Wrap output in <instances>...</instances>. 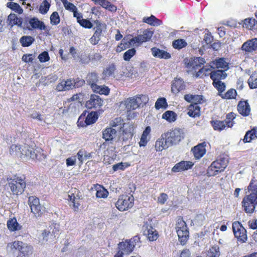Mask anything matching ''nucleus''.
<instances>
[{
    "label": "nucleus",
    "instance_id": "obj_36",
    "mask_svg": "<svg viewBox=\"0 0 257 257\" xmlns=\"http://www.w3.org/2000/svg\"><path fill=\"white\" fill-rule=\"evenodd\" d=\"M150 131L151 129L149 126L147 127L145 131H144L139 142L141 147H144L146 145L148 142L147 136L149 134Z\"/></svg>",
    "mask_w": 257,
    "mask_h": 257
},
{
    "label": "nucleus",
    "instance_id": "obj_18",
    "mask_svg": "<svg viewBox=\"0 0 257 257\" xmlns=\"http://www.w3.org/2000/svg\"><path fill=\"white\" fill-rule=\"evenodd\" d=\"M94 33L90 38L89 41L92 45H96L100 40V36L102 34V26L100 24L97 25L94 28Z\"/></svg>",
    "mask_w": 257,
    "mask_h": 257
},
{
    "label": "nucleus",
    "instance_id": "obj_63",
    "mask_svg": "<svg viewBox=\"0 0 257 257\" xmlns=\"http://www.w3.org/2000/svg\"><path fill=\"white\" fill-rule=\"evenodd\" d=\"M38 58L41 62H46L50 59L48 53L46 51H44L40 54L38 56Z\"/></svg>",
    "mask_w": 257,
    "mask_h": 257
},
{
    "label": "nucleus",
    "instance_id": "obj_1",
    "mask_svg": "<svg viewBox=\"0 0 257 257\" xmlns=\"http://www.w3.org/2000/svg\"><path fill=\"white\" fill-rule=\"evenodd\" d=\"M248 189L251 192L243 198L241 203L243 210L246 213H252L257 206V186L250 183Z\"/></svg>",
    "mask_w": 257,
    "mask_h": 257
},
{
    "label": "nucleus",
    "instance_id": "obj_19",
    "mask_svg": "<svg viewBox=\"0 0 257 257\" xmlns=\"http://www.w3.org/2000/svg\"><path fill=\"white\" fill-rule=\"evenodd\" d=\"M185 85L182 79L175 78L172 82L171 91L174 94H177L185 89Z\"/></svg>",
    "mask_w": 257,
    "mask_h": 257
},
{
    "label": "nucleus",
    "instance_id": "obj_24",
    "mask_svg": "<svg viewBox=\"0 0 257 257\" xmlns=\"http://www.w3.org/2000/svg\"><path fill=\"white\" fill-rule=\"evenodd\" d=\"M118 245V251L122 252L123 254L131 252L134 249L127 240L119 242Z\"/></svg>",
    "mask_w": 257,
    "mask_h": 257
},
{
    "label": "nucleus",
    "instance_id": "obj_62",
    "mask_svg": "<svg viewBox=\"0 0 257 257\" xmlns=\"http://www.w3.org/2000/svg\"><path fill=\"white\" fill-rule=\"evenodd\" d=\"M108 191L104 188H102L97 191L96 195L98 198H106L108 196Z\"/></svg>",
    "mask_w": 257,
    "mask_h": 257
},
{
    "label": "nucleus",
    "instance_id": "obj_22",
    "mask_svg": "<svg viewBox=\"0 0 257 257\" xmlns=\"http://www.w3.org/2000/svg\"><path fill=\"white\" fill-rule=\"evenodd\" d=\"M116 136V131L112 127H107L102 131V138L105 141H112Z\"/></svg>",
    "mask_w": 257,
    "mask_h": 257
},
{
    "label": "nucleus",
    "instance_id": "obj_6",
    "mask_svg": "<svg viewBox=\"0 0 257 257\" xmlns=\"http://www.w3.org/2000/svg\"><path fill=\"white\" fill-rule=\"evenodd\" d=\"M179 240L182 244H184L189 237V231L186 222L182 218H178L176 226Z\"/></svg>",
    "mask_w": 257,
    "mask_h": 257
},
{
    "label": "nucleus",
    "instance_id": "obj_43",
    "mask_svg": "<svg viewBox=\"0 0 257 257\" xmlns=\"http://www.w3.org/2000/svg\"><path fill=\"white\" fill-rule=\"evenodd\" d=\"M207 255L208 257H219L220 252L219 246L215 245L211 247L208 251Z\"/></svg>",
    "mask_w": 257,
    "mask_h": 257
},
{
    "label": "nucleus",
    "instance_id": "obj_38",
    "mask_svg": "<svg viewBox=\"0 0 257 257\" xmlns=\"http://www.w3.org/2000/svg\"><path fill=\"white\" fill-rule=\"evenodd\" d=\"M22 149V145H13L11 146L10 152L12 155L17 156L20 157L22 156L21 151Z\"/></svg>",
    "mask_w": 257,
    "mask_h": 257
},
{
    "label": "nucleus",
    "instance_id": "obj_40",
    "mask_svg": "<svg viewBox=\"0 0 257 257\" xmlns=\"http://www.w3.org/2000/svg\"><path fill=\"white\" fill-rule=\"evenodd\" d=\"M97 114L95 112H91L87 115L85 119L86 125H89L94 123L97 119Z\"/></svg>",
    "mask_w": 257,
    "mask_h": 257
},
{
    "label": "nucleus",
    "instance_id": "obj_61",
    "mask_svg": "<svg viewBox=\"0 0 257 257\" xmlns=\"http://www.w3.org/2000/svg\"><path fill=\"white\" fill-rule=\"evenodd\" d=\"M82 27L85 28H91L93 27L92 24L88 20L83 19V18L78 22Z\"/></svg>",
    "mask_w": 257,
    "mask_h": 257
},
{
    "label": "nucleus",
    "instance_id": "obj_12",
    "mask_svg": "<svg viewBox=\"0 0 257 257\" xmlns=\"http://www.w3.org/2000/svg\"><path fill=\"white\" fill-rule=\"evenodd\" d=\"M241 50L245 53H252L257 50V38H252L245 42L241 46Z\"/></svg>",
    "mask_w": 257,
    "mask_h": 257
},
{
    "label": "nucleus",
    "instance_id": "obj_51",
    "mask_svg": "<svg viewBox=\"0 0 257 257\" xmlns=\"http://www.w3.org/2000/svg\"><path fill=\"white\" fill-rule=\"evenodd\" d=\"M20 19H18L17 16L14 14H11L8 18V22L9 25H11L12 27L14 25L18 24L20 22Z\"/></svg>",
    "mask_w": 257,
    "mask_h": 257
},
{
    "label": "nucleus",
    "instance_id": "obj_45",
    "mask_svg": "<svg viewBox=\"0 0 257 257\" xmlns=\"http://www.w3.org/2000/svg\"><path fill=\"white\" fill-rule=\"evenodd\" d=\"M168 104L166 100L164 97L158 99L155 105V107L157 109H159L161 108H166Z\"/></svg>",
    "mask_w": 257,
    "mask_h": 257
},
{
    "label": "nucleus",
    "instance_id": "obj_32",
    "mask_svg": "<svg viewBox=\"0 0 257 257\" xmlns=\"http://www.w3.org/2000/svg\"><path fill=\"white\" fill-rule=\"evenodd\" d=\"M143 22L154 26H158L161 24L162 22L157 19L154 16L151 15L150 17H144Z\"/></svg>",
    "mask_w": 257,
    "mask_h": 257
},
{
    "label": "nucleus",
    "instance_id": "obj_48",
    "mask_svg": "<svg viewBox=\"0 0 257 257\" xmlns=\"http://www.w3.org/2000/svg\"><path fill=\"white\" fill-rule=\"evenodd\" d=\"M256 137L257 136L255 135V131L251 130L246 133L243 139V141L246 143L250 142L252 140Z\"/></svg>",
    "mask_w": 257,
    "mask_h": 257
},
{
    "label": "nucleus",
    "instance_id": "obj_16",
    "mask_svg": "<svg viewBox=\"0 0 257 257\" xmlns=\"http://www.w3.org/2000/svg\"><path fill=\"white\" fill-rule=\"evenodd\" d=\"M75 87V82L72 79H68L66 81L63 80L59 83L56 89L59 91L69 90Z\"/></svg>",
    "mask_w": 257,
    "mask_h": 257
},
{
    "label": "nucleus",
    "instance_id": "obj_35",
    "mask_svg": "<svg viewBox=\"0 0 257 257\" xmlns=\"http://www.w3.org/2000/svg\"><path fill=\"white\" fill-rule=\"evenodd\" d=\"M7 226L8 228L11 231L20 230L21 226L17 222L16 218H13L8 221Z\"/></svg>",
    "mask_w": 257,
    "mask_h": 257
},
{
    "label": "nucleus",
    "instance_id": "obj_23",
    "mask_svg": "<svg viewBox=\"0 0 257 257\" xmlns=\"http://www.w3.org/2000/svg\"><path fill=\"white\" fill-rule=\"evenodd\" d=\"M237 110L243 116L248 115L250 111L249 105L246 101H240L237 105Z\"/></svg>",
    "mask_w": 257,
    "mask_h": 257
},
{
    "label": "nucleus",
    "instance_id": "obj_20",
    "mask_svg": "<svg viewBox=\"0 0 257 257\" xmlns=\"http://www.w3.org/2000/svg\"><path fill=\"white\" fill-rule=\"evenodd\" d=\"M193 166V163L190 161H181L176 164L172 169L174 172H178L188 170Z\"/></svg>",
    "mask_w": 257,
    "mask_h": 257
},
{
    "label": "nucleus",
    "instance_id": "obj_58",
    "mask_svg": "<svg viewBox=\"0 0 257 257\" xmlns=\"http://www.w3.org/2000/svg\"><path fill=\"white\" fill-rule=\"evenodd\" d=\"M213 86L216 87L219 92H222L224 91L225 88V83L221 82V81H213Z\"/></svg>",
    "mask_w": 257,
    "mask_h": 257
},
{
    "label": "nucleus",
    "instance_id": "obj_37",
    "mask_svg": "<svg viewBox=\"0 0 257 257\" xmlns=\"http://www.w3.org/2000/svg\"><path fill=\"white\" fill-rule=\"evenodd\" d=\"M34 40V38L31 36H23L20 41L23 47H28L33 43Z\"/></svg>",
    "mask_w": 257,
    "mask_h": 257
},
{
    "label": "nucleus",
    "instance_id": "obj_2",
    "mask_svg": "<svg viewBox=\"0 0 257 257\" xmlns=\"http://www.w3.org/2000/svg\"><path fill=\"white\" fill-rule=\"evenodd\" d=\"M5 185V190L12 192L14 195L21 194L26 187V182L21 177L8 178Z\"/></svg>",
    "mask_w": 257,
    "mask_h": 257
},
{
    "label": "nucleus",
    "instance_id": "obj_33",
    "mask_svg": "<svg viewBox=\"0 0 257 257\" xmlns=\"http://www.w3.org/2000/svg\"><path fill=\"white\" fill-rule=\"evenodd\" d=\"M131 130L132 128L130 127L128 129L123 130L121 134L119 136V140L122 142H126L130 139H131L133 136Z\"/></svg>",
    "mask_w": 257,
    "mask_h": 257
},
{
    "label": "nucleus",
    "instance_id": "obj_49",
    "mask_svg": "<svg viewBox=\"0 0 257 257\" xmlns=\"http://www.w3.org/2000/svg\"><path fill=\"white\" fill-rule=\"evenodd\" d=\"M50 7V5L49 2L45 0L43 1L42 4L40 5L39 8V12L42 14H45L48 11Z\"/></svg>",
    "mask_w": 257,
    "mask_h": 257
},
{
    "label": "nucleus",
    "instance_id": "obj_53",
    "mask_svg": "<svg viewBox=\"0 0 257 257\" xmlns=\"http://www.w3.org/2000/svg\"><path fill=\"white\" fill-rule=\"evenodd\" d=\"M33 248L31 246L23 242V245L22 246L21 252L24 255H29L32 253Z\"/></svg>",
    "mask_w": 257,
    "mask_h": 257
},
{
    "label": "nucleus",
    "instance_id": "obj_26",
    "mask_svg": "<svg viewBox=\"0 0 257 257\" xmlns=\"http://www.w3.org/2000/svg\"><path fill=\"white\" fill-rule=\"evenodd\" d=\"M89 57L90 63L93 66H96L100 63L102 56L100 52L97 51L96 52H93L89 53Z\"/></svg>",
    "mask_w": 257,
    "mask_h": 257
},
{
    "label": "nucleus",
    "instance_id": "obj_46",
    "mask_svg": "<svg viewBox=\"0 0 257 257\" xmlns=\"http://www.w3.org/2000/svg\"><path fill=\"white\" fill-rule=\"evenodd\" d=\"M7 7L19 14H21L23 12V9L21 8L20 5L17 3L13 2L8 3Z\"/></svg>",
    "mask_w": 257,
    "mask_h": 257
},
{
    "label": "nucleus",
    "instance_id": "obj_44",
    "mask_svg": "<svg viewBox=\"0 0 257 257\" xmlns=\"http://www.w3.org/2000/svg\"><path fill=\"white\" fill-rule=\"evenodd\" d=\"M23 245V242L20 241H15L12 243L8 244L7 249L8 250L15 249L20 252L22 250V246Z\"/></svg>",
    "mask_w": 257,
    "mask_h": 257
},
{
    "label": "nucleus",
    "instance_id": "obj_47",
    "mask_svg": "<svg viewBox=\"0 0 257 257\" xmlns=\"http://www.w3.org/2000/svg\"><path fill=\"white\" fill-rule=\"evenodd\" d=\"M31 212L36 216H39L42 213L44 210L43 207L41 206L40 204H37V206H33L31 207Z\"/></svg>",
    "mask_w": 257,
    "mask_h": 257
},
{
    "label": "nucleus",
    "instance_id": "obj_28",
    "mask_svg": "<svg viewBox=\"0 0 257 257\" xmlns=\"http://www.w3.org/2000/svg\"><path fill=\"white\" fill-rule=\"evenodd\" d=\"M60 231V227L59 224L57 223H53L46 229V232L51 234L53 238L56 237L59 234Z\"/></svg>",
    "mask_w": 257,
    "mask_h": 257
},
{
    "label": "nucleus",
    "instance_id": "obj_56",
    "mask_svg": "<svg viewBox=\"0 0 257 257\" xmlns=\"http://www.w3.org/2000/svg\"><path fill=\"white\" fill-rule=\"evenodd\" d=\"M115 70V66L113 64L109 65L108 67H107L103 72V75L105 77H109L111 76L114 71Z\"/></svg>",
    "mask_w": 257,
    "mask_h": 257
},
{
    "label": "nucleus",
    "instance_id": "obj_3",
    "mask_svg": "<svg viewBox=\"0 0 257 257\" xmlns=\"http://www.w3.org/2000/svg\"><path fill=\"white\" fill-rule=\"evenodd\" d=\"M21 153L22 156L20 158L22 159L28 160L31 159L32 160H41L44 158L43 155L41 153L40 149H34L33 148L27 145H22Z\"/></svg>",
    "mask_w": 257,
    "mask_h": 257
},
{
    "label": "nucleus",
    "instance_id": "obj_41",
    "mask_svg": "<svg viewBox=\"0 0 257 257\" xmlns=\"http://www.w3.org/2000/svg\"><path fill=\"white\" fill-rule=\"evenodd\" d=\"M97 74L95 73L89 74L86 78L87 83L92 87L93 85L96 84L98 80Z\"/></svg>",
    "mask_w": 257,
    "mask_h": 257
},
{
    "label": "nucleus",
    "instance_id": "obj_4",
    "mask_svg": "<svg viewBox=\"0 0 257 257\" xmlns=\"http://www.w3.org/2000/svg\"><path fill=\"white\" fill-rule=\"evenodd\" d=\"M235 115L234 113H229L227 114L224 121L213 120L211 121V123L214 130L221 131L226 127H231L233 126Z\"/></svg>",
    "mask_w": 257,
    "mask_h": 257
},
{
    "label": "nucleus",
    "instance_id": "obj_39",
    "mask_svg": "<svg viewBox=\"0 0 257 257\" xmlns=\"http://www.w3.org/2000/svg\"><path fill=\"white\" fill-rule=\"evenodd\" d=\"M77 157L80 164H82L84 161H85L90 157V154L87 153L84 150H80L77 154Z\"/></svg>",
    "mask_w": 257,
    "mask_h": 257
},
{
    "label": "nucleus",
    "instance_id": "obj_34",
    "mask_svg": "<svg viewBox=\"0 0 257 257\" xmlns=\"http://www.w3.org/2000/svg\"><path fill=\"white\" fill-rule=\"evenodd\" d=\"M177 114L173 111L168 110L166 111L162 116L163 119H165L168 121L171 122L176 120Z\"/></svg>",
    "mask_w": 257,
    "mask_h": 257
},
{
    "label": "nucleus",
    "instance_id": "obj_7",
    "mask_svg": "<svg viewBox=\"0 0 257 257\" xmlns=\"http://www.w3.org/2000/svg\"><path fill=\"white\" fill-rule=\"evenodd\" d=\"M232 231L234 236L241 243H244L247 240V231L239 221H234L232 225Z\"/></svg>",
    "mask_w": 257,
    "mask_h": 257
},
{
    "label": "nucleus",
    "instance_id": "obj_64",
    "mask_svg": "<svg viewBox=\"0 0 257 257\" xmlns=\"http://www.w3.org/2000/svg\"><path fill=\"white\" fill-rule=\"evenodd\" d=\"M28 202L30 208L33 207V206H37V204H40L39 199L34 196L30 197L29 198Z\"/></svg>",
    "mask_w": 257,
    "mask_h": 257
},
{
    "label": "nucleus",
    "instance_id": "obj_13",
    "mask_svg": "<svg viewBox=\"0 0 257 257\" xmlns=\"http://www.w3.org/2000/svg\"><path fill=\"white\" fill-rule=\"evenodd\" d=\"M103 104V100L96 95H91L90 98L86 102V107L89 109L99 107Z\"/></svg>",
    "mask_w": 257,
    "mask_h": 257
},
{
    "label": "nucleus",
    "instance_id": "obj_42",
    "mask_svg": "<svg viewBox=\"0 0 257 257\" xmlns=\"http://www.w3.org/2000/svg\"><path fill=\"white\" fill-rule=\"evenodd\" d=\"M68 199L70 200V206H72L74 208L78 209L79 205V198H77L73 193L68 195Z\"/></svg>",
    "mask_w": 257,
    "mask_h": 257
},
{
    "label": "nucleus",
    "instance_id": "obj_54",
    "mask_svg": "<svg viewBox=\"0 0 257 257\" xmlns=\"http://www.w3.org/2000/svg\"><path fill=\"white\" fill-rule=\"evenodd\" d=\"M204 219V216L203 214H200L195 216V218L192 221V222L195 225L200 226L202 225Z\"/></svg>",
    "mask_w": 257,
    "mask_h": 257
},
{
    "label": "nucleus",
    "instance_id": "obj_57",
    "mask_svg": "<svg viewBox=\"0 0 257 257\" xmlns=\"http://www.w3.org/2000/svg\"><path fill=\"white\" fill-rule=\"evenodd\" d=\"M248 83L250 88H257V78L254 74H252L248 80Z\"/></svg>",
    "mask_w": 257,
    "mask_h": 257
},
{
    "label": "nucleus",
    "instance_id": "obj_15",
    "mask_svg": "<svg viewBox=\"0 0 257 257\" xmlns=\"http://www.w3.org/2000/svg\"><path fill=\"white\" fill-rule=\"evenodd\" d=\"M28 26H30L31 30L39 29L41 30H45L46 27L42 21H40L38 18L34 17L27 19Z\"/></svg>",
    "mask_w": 257,
    "mask_h": 257
},
{
    "label": "nucleus",
    "instance_id": "obj_27",
    "mask_svg": "<svg viewBox=\"0 0 257 257\" xmlns=\"http://www.w3.org/2000/svg\"><path fill=\"white\" fill-rule=\"evenodd\" d=\"M151 52L153 56L159 58L168 59L170 58L171 55L167 52L160 50L156 47L151 49Z\"/></svg>",
    "mask_w": 257,
    "mask_h": 257
},
{
    "label": "nucleus",
    "instance_id": "obj_50",
    "mask_svg": "<svg viewBox=\"0 0 257 257\" xmlns=\"http://www.w3.org/2000/svg\"><path fill=\"white\" fill-rule=\"evenodd\" d=\"M186 45L187 43L183 39H178L174 41L173 42V47L175 49H181L186 46Z\"/></svg>",
    "mask_w": 257,
    "mask_h": 257
},
{
    "label": "nucleus",
    "instance_id": "obj_21",
    "mask_svg": "<svg viewBox=\"0 0 257 257\" xmlns=\"http://www.w3.org/2000/svg\"><path fill=\"white\" fill-rule=\"evenodd\" d=\"M140 105L141 100L136 97L130 98L125 101V106L128 112L136 109Z\"/></svg>",
    "mask_w": 257,
    "mask_h": 257
},
{
    "label": "nucleus",
    "instance_id": "obj_31",
    "mask_svg": "<svg viewBox=\"0 0 257 257\" xmlns=\"http://www.w3.org/2000/svg\"><path fill=\"white\" fill-rule=\"evenodd\" d=\"M213 63L217 68L223 69L224 71H226L229 69L228 63L226 62L224 58L215 59L213 61Z\"/></svg>",
    "mask_w": 257,
    "mask_h": 257
},
{
    "label": "nucleus",
    "instance_id": "obj_29",
    "mask_svg": "<svg viewBox=\"0 0 257 257\" xmlns=\"http://www.w3.org/2000/svg\"><path fill=\"white\" fill-rule=\"evenodd\" d=\"M205 149L203 144H200L193 148L192 152L196 159L201 158L205 153Z\"/></svg>",
    "mask_w": 257,
    "mask_h": 257
},
{
    "label": "nucleus",
    "instance_id": "obj_9",
    "mask_svg": "<svg viewBox=\"0 0 257 257\" xmlns=\"http://www.w3.org/2000/svg\"><path fill=\"white\" fill-rule=\"evenodd\" d=\"M134 198L133 195H122L119 197L115 205L120 211H124L131 208L134 205Z\"/></svg>",
    "mask_w": 257,
    "mask_h": 257
},
{
    "label": "nucleus",
    "instance_id": "obj_25",
    "mask_svg": "<svg viewBox=\"0 0 257 257\" xmlns=\"http://www.w3.org/2000/svg\"><path fill=\"white\" fill-rule=\"evenodd\" d=\"M205 62V60L203 58L194 57L189 60L188 65L196 70L200 68L201 65H203Z\"/></svg>",
    "mask_w": 257,
    "mask_h": 257
},
{
    "label": "nucleus",
    "instance_id": "obj_11",
    "mask_svg": "<svg viewBox=\"0 0 257 257\" xmlns=\"http://www.w3.org/2000/svg\"><path fill=\"white\" fill-rule=\"evenodd\" d=\"M153 35V32L146 29L143 32L142 34L138 35L130 40V43H142L143 42L149 41L151 40Z\"/></svg>",
    "mask_w": 257,
    "mask_h": 257
},
{
    "label": "nucleus",
    "instance_id": "obj_5",
    "mask_svg": "<svg viewBox=\"0 0 257 257\" xmlns=\"http://www.w3.org/2000/svg\"><path fill=\"white\" fill-rule=\"evenodd\" d=\"M228 161L225 158H221L214 161L208 168L207 173L209 176H215L223 171L227 167Z\"/></svg>",
    "mask_w": 257,
    "mask_h": 257
},
{
    "label": "nucleus",
    "instance_id": "obj_8",
    "mask_svg": "<svg viewBox=\"0 0 257 257\" xmlns=\"http://www.w3.org/2000/svg\"><path fill=\"white\" fill-rule=\"evenodd\" d=\"M203 101V96L202 95H193L192 103L188 107V114L193 117L199 116L200 108L198 105V103H202Z\"/></svg>",
    "mask_w": 257,
    "mask_h": 257
},
{
    "label": "nucleus",
    "instance_id": "obj_10",
    "mask_svg": "<svg viewBox=\"0 0 257 257\" xmlns=\"http://www.w3.org/2000/svg\"><path fill=\"white\" fill-rule=\"evenodd\" d=\"M164 135L167 140L171 144V146L177 144L183 138V131L179 128H175L173 130H171L167 133L164 134Z\"/></svg>",
    "mask_w": 257,
    "mask_h": 257
},
{
    "label": "nucleus",
    "instance_id": "obj_30",
    "mask_svg": "<svg viewBox=\"0 0 257 257\" xmlns=\"http://www.w3.org/2000/svg\"><path fill=\"white\" fill-rule=\"evenodd\" d=\"M210 74V78L213 81H219L220 79L225 78L227 76V74L225 73V71L222 70H217L212 71Z\"/></svg>",
    "mask_w": 257,
    "mask_h": 257
},
{
    "label": "nucleus",
    "instance_id": "obj_52",
    "mask_svg": "<svg viewBox=\"0 0 257 257\" xmlns=\"http://www.w3.org/2000/svg\"><path fill=\"white\" fill-rule=\"evenodd\" d=\"M237 93L235 89H230L228 90L222 97L224 99H233L235 98Z\"/></svg>",
    "mask_w": 257,
    "mask_h": 257
},
{
    "label": "nucleus",
    "instance_id": "obj_60",
    "mask_svg": "<svg viewBox=\"0 0 257 257\" xmlns=\"http://www.w3.org/2000/svg\"><path fill=\"white\" fill-rule=\"evenodd\" d=\"M89 59V54L87 55L85 54H81L78 61H79L81 64L86 65L90 63Z\"/></svg>",
    "mask_w": 257,
    "mask_h": 257
},
{
    "label": "nucleus",
    "instance_id": "obj_14",
    "mask_svg": "<svg viewBox=\"0 0 257 257\" xmlns=\"http://www.w3.org/2000/svg\"><path fill=\"white\" fill-rule=\"evenodd\" d=\"M144 234L147 236L150 241L156 240L158 238V233L152 226L146 224L143 226Z\"/></svg>",
    "mask_w": 257,
    "mask_h": 257
},
{
    "label": "nucleus",
    "instance_id": "obj_17",
    "mask_svg": "<svg viewBox=\"0 0 257 257\" xmlns=\"http://www.w3.org/2000/svg\"><path fill=\"white\" fill-rule=\"evenodd\" d=\"M170 146H172L171 144L168 142L165 136L163 134L162 135L161 138L156 141L155 147L157 151H162Z\"/></svg>",
    "mask_w": 257,
    "mask_h": 257
},
{
    "label": "nucleus",
    "instance_id": "obj_59",
    "mask_svg": "<svg viewBox=\"0 0 257 257\" xmlns=\"http://www.w3.org/2000/svg\"><path fill=\"white\" fill-rule=\"evenodd\" d=\"M136 50L132 48L126 51L123 54V59L125 61H128L135 54Z\"/></svg>",
    "mask_w": 257,
    "mask_h": 257
},
{
    "label": "nucleus",
    "instance_id": "obj_55",
    "mask_svg": "<svg viewBox=\"0 0 257 257\" xmlns=\"http://www.w3.org/2000/svg\"><path fill=\"white\" fill-rule=\"evenodd\" d=\"M51 24L52 25H57L60 23V17L57 12H54L50 16Z\"/></svg>",
    "mask_w": 257,
    "mask_h": 257
}]
</instances>
